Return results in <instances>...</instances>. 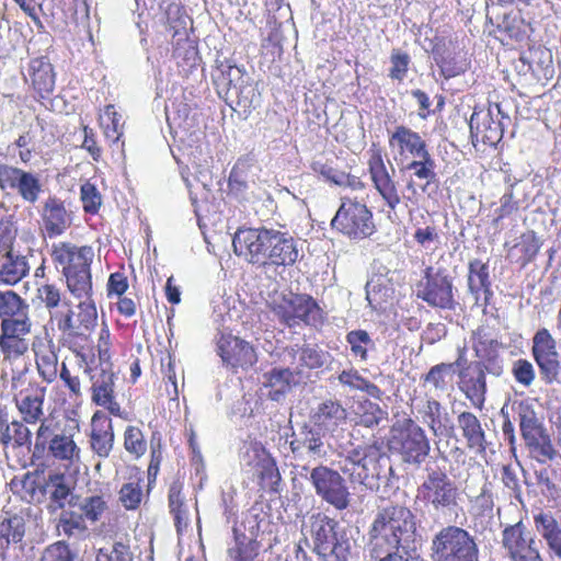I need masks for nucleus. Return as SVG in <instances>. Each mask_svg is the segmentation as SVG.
I'll return each mask as SVG.
<instances>
[{
    "instance_id": "1",
    "label": "nucleus",
    "mask_w": 561,
    "mask_h": 561,
    "mask_svg": "<svg viewBox=\"0 0 561 561\" xmlns=\"http://www.w3.org/2000/svg\"><path fill=\"white\" fill-rule=\"evenodd\" d=\"M415 533L414 515L403 506H389L375 517L369 529V553L371 560L380 561L398 552L404 537Z\"/></svg>"
},
{
    "instance_id": "2",
    "label": "nucleus",
    "mask_w": 561,
    "mask_h": 561,
    "mask_svg": "<svg viewBox=\"0 0 561 561\" xmlns=\"http://www.w3.org/2000/svg\"><path fill=\"white\" fill-rule=\"evenodd\" d=\"M91 247H76L68 242L53 245V261L62 267L69 291L77 298H90L92 277L90 265L93 259Z\"/></svg>"
},
{
    "instance_id": "3",
    "label": "nucleus",
    "mask_w": 561,
    "mask_h": 561,
    "mask_svg": "<svg viewBox=\"0 0 561 561\" xmlns=\"http://www.w3.org/2000/svg\"><path fill=\"white\" fill-rule=\"evenodd\" d=\"M512 409L517 416L520 435L533 458L541 463L553 461L558 456L550 435L536 405L529 399L516 401Z\"/></svg>"
},
{
    "instance_id": "4",
    "label": "nucleus",
    "mask_w": 561,
    "mask_h": 561,
    "mask_svg": "<svg viewBox=\"0 0 561 561\" xmlns=\"http://www.w3.org/2000/svg\"><path fill=\"white\" fill-rule=\"evenodd\" d=\"M433 561H479L476 539L458 526L442 528L432 540Z\"/></svg>"
},
{
    "instance_id": "5",
    "label": "nucleus",
    "mask_w": 561,
    "mask_h": 561,
    "mask_svg": "<svg viewBox=\"0 0 561 561\" xmlns=\"http://www.w3.org/2000/svg\"><path fill=\"white\" fill-rule=\"evenodd\" d=\"M273 314L280 323L294 328L304 323L317 325L322 321V309L318 302L307 294H282L270 304Z\"/></svg>"
},
{
    "instance_id": "6",
    "label": "nucleus",
    "mask_w": 561,
    "mask_h": 561,
    "mask_svg": "<svg viewBox=\"0 0 561 561\" xmlns=\"http://www.w3.org/2000/svg\"><path fill=\"white\" fill-rule=\"evenodd\" d=\"M454 278L445 267L427 266L415 284V295L432 308L455 310Z\"/></svg>"
},
{
    "instance_id": "7",
    "label": "nucleus",
    "mask_w": 561,
    "mask_h": 561,
    "mask_svg": "<svg viewBox=\"0 0 561 561\" xmlns=\"http://www.w3.org/2000/svg\"><path fill=\"white\" fill-rule=\"evenodd\" d=\"M278 233L279 230L266 226L238 228L232 240L234 253L253 265L266 266Z\"/></svg>"
},
{
    "instance_id": "8",
    "label": "nucleus",
    "mask_w": 561,
    "mask_h": 561,
    "mask_svg": "<svg viewBox=\"0 0 561 561\" xmlns=\"http://www.w3.org/2000/svg\"><path fill=\"white\" fill-rule=\"evenodd\" d=\"M331 226L354 240L368 238L376 230L373 213L365 204L351 198L342 199Z\"/></svg>"
},
{
    "instance_id": "9",
    "label": "nucleus",
    "mask_w": 561,
    "mask_h": 561,
    "mask_svg": "<svg viewBox=\"0 0 561 561\" xmlns=\"http://www.w3.org/2000/svg\"><path fill=\"white\" fill-rule=\"evenodd\" d=\"M389 449L400 456L403 462L422 463L430 454V440L424 430L412 420H408L399 430H393Z\"/></svg>"
},
{
    "instance_id": "10",
    "label": "nucleus",
    "mask_w": 561,
    "mask_h": 561,
    "mask_svg": "<svg viewBox=\"0 0 561 561\" xmlns=\"http://www.w3.org/2000/svg\"><path fill=\"white\" fill-rule=\"evenodd\" d=\"M314 551L323 561H347L348 547L336 538L337 523L322 514L311 516Z\"/></svg>"
},
{
    "instance_id": "11",
    "label": "nucleus",
    "mask_w": 561,
    "mask_h": 561,
    "mask_svg": "<svg viewBox=\"0 0 561 561\" xmlns=\"http://www.w3.org/2000/svg\"><path fill=\"white\" fill-rule=\"evenodd\" d=\"M502 343L488 327L481 325L472 332V350L477 360L470 364L488 375L499 378L504 373V359L500 354Z\"/></svg>"
},
{
    "instance_id": "12",
    "label": "nucleus",
    "mask_w": 561,
    "mask_h": 561,
    "mask_svg": "<svg viewBox=\"0 0 561 561\" xmlns=\"http://www.w3.org/2000/svg\"><path fill=\"white\" fill-rule=\"evenodd\" d=\"M502 543L513 561H543L534 536L522 522L505 527Z\"/></svg>"
},
{
    "instance_id": "13",
    "label": "nucleus",
    "mask_w": 561,
    "mask_h": 561,
    "mask_svg": "<svg viewBox=\"0 0 561 561\" xmlns=\"http://www.w3.org/2000/svg\"><path fill=\"white\" fill-rule=\"evenodd\" d=\"M0 188L1 191H14L28 204H35L43 191L37 174L16 167L0 170Z\"/></svg>"
},
{
    "instance_id": "14",
    "label": "nucleus",
    "mask_w": 561,
    "mask_h": 561,
    "mask_svg": "<svg viewBox=\"0 0 561 561\" xmlns=\"http://www.w3.org/2000/svg\"><path fill=\"white\" fill-rule=\"evenodd\" d=\"M216 344V351L222 364L231 369H248L257 360L253 346L249 342L232 334H220Z\"/></svg>"
},
{
    "instance_id": "15",
    "label": "nucleus",
    "mask_w": 561,
    "mask_h": 561,
    "mask_svg": "<svg viewBox=\"0 0 561 561\" xmlns=\"http://www.w3.org/2000/svg\"><path fill=\"white\" fill-rule=\"evenodd\" d=\"M244 462L248 474L256 480L261 491H277L280 477L273 459L263 451L253 450L245 454Z\"/></svg>"
},
{
    "instance_id": "16",
    "label": "nucleus",
    "mask_w": 561,
    "mask_h": 561,
    "mask_svg": "<svg viewBox=\"0 0 561 561\" xmlns=\"http://www.w3.org/2000/svg\"><path fill=\"white\" fill-rule=\"evenodd\" d=\"M32 327V321L0 327V353L3 362L13 364L27 353L28 343L25 336L31 333Z\"/></svg>"
},
{
    "instance_id": "17",
    "label": "nucleus",
    "mask_w": 561,
    "mask_h": 561,
    "mask_svg": "<svg viewBox=\"0 0 561 561\" xmlns=\"http://www.w3.org/2000/svg\"><path fill=\"white\" fill-rule=\"evenodd\" d=\"M44 234L48 238L61 236L72 224L71 213L56 196H48L39 211Z\"/></svg>"
},
{
    "instance_id": "18",
    "label": "nucleus",
    "mask_w": 561,
    "mask_h": 561,
    "mask_svg": "<svg viewBox=\"0 0 561 561\" xmlns=\"http://www.w3.org/2000/svg\"><path fill=\"white\" fill-rule=\"evenodd\" d=\"M115 378L113 370L91 369L92 401L111 414L121 416V405L114 398Z\"/></svg>"
},
{
    "instance_id": "19",
    "label": "nucleus",
    "mask_w": 561,
    "mask_h": 561,
    "mask_svg": "<svg viewBox=\"0 0 561 561\" xmlns=\"http://www.w3.org/2000/svg\"><path fill=\"white\" fill-rule=\"evenodd\" d=\"M472 144L482 142L495 146L503 137V127L500 121L493 118L492 111H474L469 121Z\"/></svg>"
},
{
    "instance_id": "20",
    "label": "nucleus",
    "mask_w": 561,
    "mask_h": 561,
    "mask_svg": "<svg viewBox=\"0 0 561 561\" xmlns=\"http://www.w3.org/2000/svg\"><path fill=\"white\" fill-rule=\"evenodd\" d=\"M294 454L300 457L312 459H322L331 451L330 444L325 440V435L320 427L305 426L300 432V437L290 443Z\"/></svg>"
},
{
    "instance_id": "21",
    "label": "nucleus",
    "mask_w": 561,
    "mask_h": 561,
    "mask_svg": "<svg viewBox=\"0 0 561 561\" xmlns=\"http://www.w3.org/2000/svg\"><path fill=\"white\" fill-rule=\"evenodd\" d=\"M488 374L469 363L459 370V389L474 408L482 409L486 394Z\"/></svg>"
},
{
    "instance_id": "22",
    "label": "nucleus",
    "mask_w": 561,
    "mask_h": 561,
    "mask_svg": "<svg viewBox=\"0 0 561 561\" xmlns=\"http://www.w3.org/2000/svg\"><path fill=\"white\" fill-rule=\"evenodd\" d=\"M488 263L474 259L468 266V290L472 295L474 305L486 307L490 305L493 291L491 288Z\"/></svg>"
},
{
    "instance_id": "23",
    "label": "nucleus",
    "mask_w": 561,
    "mask_h": 561,
    "mask_svg": "<svg viewBox=\"0 0 561 561\" xmlns=\"http://www.w3.org/2000/svg\"><path fill=\"white\" fill-rule=\"evenodd\" d=\"M0 327L31 322L30 305L18 293L0 290Z\"/></svg>"
},
{
    "instance_id": "24",
    "label": "nucleus",
    "mask_w": 561,
    "mask_h": 561,
    "mask_svg": "<svg viewBox=\"0 0 561 561\" xmlns=\"http://www.w3.org/2000/svg\"><path fill=\"white\" fill-rule=\"evenodd\" d=\"M369 170L376 190L393 210L400 204L401 198L396 182L389 174L380 154L374 156L369 161Z\"/></svg>"
},
{
    "instance_id": "25",
    "label": "nucleus",
    "mask_w": 561,
    "mask_h": 561,
    "mask_svg": "<svg viewBox=\"0 0 561 561\" xmlns=\"http://www.w3.org/2000/svg\"><path fill=\"white\" fill-rule=\"evenodd\" d=\"M114 432L112 420L103 412L98 411L91 421L90 445L92 450L101 458H106L112 449Z\"/></svg>"
},
{
    "instance_id": "26",
    "label": "nucleus",
    "mask_w": 561,
    "mask_h": 561,
    "mask_svg": "<svg viewBox=\"0 0 561 561\" xmlns=\"http://www.w3.org/2000/svg\"><path fill=\"white\" fill-rule=\"evenodd\" d=\"M170 513L179 535L188 527L193 513L197 514V499L193 493H170Z\"/></svg>"
},
{
    "instance_id": "27",
    "label": "nucleus",
    "mask_w": 561,
    "mask_h": 561,
    "mask_svg": "<svg viewBox=\"0 0 561 561\" xmlns=\"http://www.w3.org/2000/svg\"><path fill=\"white\" fill-rule=\"evenodd\" d=\"M423 420L435 436H448L454 434V424L442 404L435 399L426 400L423 409Z\"/></svg>"
},
{
    "instance_id": "28",
    "label": "nucleus",
    "mask_w": 561,
    "mask_h": 561,
    "mask_svg": "<svg viewBox=\"0 0 561 561\" xmlns=\"http://www.w3.org/2000/svg\"><path fill=\"white\" fill-rule=\"evenodd\" d=\"M537 531L546 541L549 552L561 559V524L551 513H539L534 516Z\"/></svg>"
},
{
    "instance_id": "29",
    "label": "nucleus",
    "mask_w": 561,
    "mask_h": 561,
    "mask_svg": "<svg viewBox=\"0 0 561 561\" xmlns=\"http://www.w3.org/2000/svg\"><path fill=\"white\" fill-rule=\"evenodd\" d=\"M267 265L291 266L299 257V250L295 239L279 230L278 238L273 243Z\"/></svg>"
},
{
    "instance_id": "30",
    "label": "nucleus",
    "mask_w": 561,
    "mask_h": 561,
    "mask_svg": "<svg viewBox=\"0 0 561 561\" xmlns=\"http://www.w3.org/2000/svg\"><path fill=\"white\" fill-rule=\"evenodd\" d=\"M32 348L39 376L44 381L53 382L58 374V356L53 341H48L47 344L33 343Z\"/></svg>"
},
{
    "instance_id": "31",
    "label": "nucleus",
    "mask_w": 561,
    "mask_h": 561,
    "mask_svg": "<svg viewBox=\"0 0 561 561\" xmlns=\"http://www.w3.org/2000/svg\"><path fill=\"white\" fill-rule=\"evenodd\" d=\"M30 272L26 256L11 253L0 257V285L13 286L21 282Z\"/></svg>"
},
{
    "instance_id": "32",
    "label": "nucleus",
    "mask_w": 561,
    "mask_h": 561,
    "mask_svg": "<svg viewBox=\"0 0 561 561\" xmlns=\"http://www.w3.org/2000/svg\"><path fill=\"white\" fill-rule=\"evenodd\" d=\"M263 378L264 386L272 389L268 398L273 401H280L295 383L294 373L289 368L274 367Z\"/></svg>"
},
{
    "instance_id": "33",
    "label": "nucleus",
    "mask_w": 561,
    "mask_h": 561,
    "mask_svg": "<svg viewBox=\"0 0 561 561\" xmlns=\"http://www.w3.org/2000/svg\"><path fill=\"white\" fill-rule=\"evenodd\" d=\"M65 480L64 473H49L46 479L43 471L36 470L24 474L22 486L24 491H46L47 488L54 489L53 491H71Z\"/></svg>"
},
{
    "instance_id": "34",
    "label": "nucleus",
    "mask_w": 561,
    "mask_h": 561,
    "mask_svg": "<svg viewBox=\"0 0 561 561\" xmlns=\"http://www.w3.org/2000/svg\"><path fill=\"white\" fill-rule=\"evenodd\" d=\"M389 144H397L401 152L408 151L414 158H419L428 152L425 141L421 136L405 126H398L389 139Z\"/></svg>"
},
{
    "instance_id": "35",
    "label": "nucleus",
    "mask_w": 561,
    "mask_h": 561,
    "mask_svg": "<svg viewBox=\"0 0 561 561\" xmlns=\"http://www.w3.org/2000/svg\"><path fill=\"white\" fill-rule=\"evenodd\" d=\"M34 89L43 94L50 93L55 87V73L51 64L46 58H35L28 67Z\"/></svg>"
},
{
    "instance_id": "36",
    "label": "nucleus",
    "mask_w": 561,
    "mask_h": 561,
    "mask_svg": "<svg viewBox=\"0 0 561 561\" xmlns=\"http://www.w3.org/2000/svg\"><path fill=\"white\" fill-rule=\"evenodd\" d=\"M457 423L467 439L468 447L484 450L485 437L478 417L471 412H461Z\"/></svg>"
},
{
    "instance_id": "37",
    "label": "nucleus",
    "mask_w": 561,
    "mask_h": 561,
    "mask_svg": "<svg viewBox=\"0 0 561 561\" xmlns=\"http://www.w3.org/2000/svg\"><path fill=\"white\" fill-rule=\"evenodd\" d=\"M314 420L319 427L323 426L330 430L346 420V410L340 402L327 400L319 404Z\"/></svg>"
},
{
    "instance_id": "38",
    "label": "nucleus",
    "mask_w": 561,
    "mask_h": 561,
    "mask_svg": "<svg viewBox=\"0 0 561 561\" xmlns=\"http://www.w3.org/2000/svg\"><path fill=\"white\" fill-rule=\"evenodd\" d=\"M25 536V520L12 515L0 520V549L5 550L10 543H19Z\"/></svg>"
},
{
    "instance_id": "39",
    "label": "nucleus",
    "mask_w": 561,
    "mask_h": 561,
    "mask_svg": "<svg viewBox=\"0 0 561 561\" xmlns=\"http://www.w3.org/2000/svg\"><path fill=\"white\" fill-rule=\"evenodd\" d=\"M259 551L257 540L248 538L244 534H238L234 529V546L228 549V557L231 561H254Z\"/></svg>"
},
{
    "instance_id": "40",
    "label": "nucleus",
    "mask_w": 561,
    "mask_h": 561,
    "mask_svg": "<svg viewBox=\"0 0 561 561\" xmlns=\"http://www.w3.org/2000/svg\"><path fill=\"white\" fill-rule=\"evenodd\" d=\"M310 479L316 491H346L342 485V477L328 467H317L311 471Z\"/></svg>"
},
{
    "instance_id": "41",
    "label": "nucleus",
    "mask_w": 561,
    "mask_h": 561,
    "mask_svg": "<svg viewBox=\"0 0 561 561\" xmlns=\"http://www.w3.org/2000/svg\"><path fill=\"white\" fill-rule=\"evenodd\" d=\"M345 341L350 345L352 355L359 357L362 362L368 359V351L375 350L376 345L366 330L357 329L346 333Z\"/></svg>"
},
{
    "instance_id": "42",
    "label": "nucleus",
    "mask_w": 561,
    "mask_h": 561,
    "mask_svg": "<svg viewBox=\"0 0 561 561\" xmlns=\"http://www.w3.org/2000/svg\"><path fill=\"white\" fill-rule=\"evenodd\" d=\"M48 453L60 460H70L79 458L80 449L70 436L54 435L49 439Z\"/></svg>"
},
{
    "instance_id": "43",
    "label": "nucleus",
    "mask_w": 561,
    "mask_h": 561,
    "mask_svg": "<svg viewBox=\"0 0 561 561\" xmlns=\"http://www.w3.org/2000/svg\"><path fill=\"white\" fill-rule=\"evenodd\" d=\"M43 402L42 396H25L21 400H16V408L22 414V420L26 424H35L43 416Z\"/></svg>"
},
{
    "instance_id": "44",
    "label": "nucleus",
    "mask_w": 561,
    "mask_h": 561,
    "mask_svg": "<svg viewBox=\"0 0 561 561\" xmlns=\"http://www.w3.org/2000/svg\"><path fill=\"white\" fill-rule=\"evenodd\" d=\"M535 362L538 365L540 377L545 383H561V363L559 360V353L537 358Z\"/></svg>"
},
{
    "instance_id": "45",
    "label": "nucleus",
    "mask_w": 561,
    "mask_h": 561,
    "mask_svg": "<svg viewBox=\"0 0 561 561\" xmlns=\"http://www.w3.org/2000/svg\"><path fill=\"white\" fill-rule=\"evenodd\" d=\"M531 353L534 359L558 354L557 342L547 329H540L535 333Z\"/></svg>"
},
{
    "instance_id": "46",
    "label": "nucleus",
    "mask_w": 561,
    "mask_h": 561,
    "mask_svg": "<svg viewBox=\"0 0 561 561\" xmlns=\"http://www.w3.org/2000/svg\"><path fill=\"white\" fill-rule=\"evenodd\" d=\"M405 165L407 171H413V175L421 180H426V185L436 179L435 161L430 152L416 158Z\"/></svg>"
},
{
    "instance_id": "47",
    "label": "nucleus",
    "mask_w": 561,
    "mask_h": 561,
    "mask_svg": "<svg viewBox=\"0 0 561 561\" xmlns=\"http://www.w3.org/2000/svg\"><path fill=\"white\" fill-rule=\"evenodd\" d=\"M16 228L13 222V216L0 217V257L14 252V242L16 239Z\"/></svg>"
},
{
    "instance_id": "48",
    "label": "nucleus",
    "mask_w": 561,
    "mask_h": 561,
    "mask_svg": "<svg viewBox=\"0 0 561 561\" xmlns=\"http://www.w3.org/2000/svg\"><path fill=\"white\" fill-rule=\"evenodd\" d=\"M300 366L309 369L321 368L325 366L330 359V354L322 350L305 346L300 348Z\"/></svg>"
},
{
    "instance_id": "49",
    "label": "nucleus",
    "mask_w": 561,
    "mask_h": 561,
    "mask_svg": "<svg viewBox=\"0 0 561 561\" xmlns=\"http://www.w3.org/2000/svg\"><path fill=\"white\" fill-rule=\"evenodd\" d=\"M79 313L77 314L80 332L82 337H87L91 330L95 327L98 313L92 301H82L79 304Z\"/></svg>"
},
{
    "instance_id": "50",
    "label": "nucleus",
    "mask_w": 561,
    "mask_h": 561,
    "mask_svg": "<svg viewBox=\"0 0 561 561\" xmlns=\"http://www.w3.org/2000/svg\"><path fill=\"white\" fill-rule=\"evenodd\" d=\"M391 68L389 77L393 80L402 81L409 70L411 58L408 53L401 49H392L390 55Z\"/></svg>"
},
{
    "instance_id": "51",
    "label": "nucleus",
    "mask_w": 561,
    "mask_h": 561,
    "mask_svg": "<svg viewBox=\"0 0 561 561\" xmlns=\"http://www.w3.org/2000/svg\"><path fill=\"white\" fill-rule=\"evenodd\" d=\"M455 364H438L433 366L425 375L424 381L432 385L436 390L444 391L447 388L446 377L453 373Z\"/></svg>"
},
{
    "instance_id": "52",
    "label": "nucleus",
    "mask_w": 561,
    "mask_h": 561,
    "mask_svg": "<svg viewBox=\"0 0 561 561\" xmlns=\"http://www.w3.org/2000/svg\"><path fill=\"white\" fill-rule=\"evenodd\" d=\"M41 561H75V553L65 541H57L44 549Z\"/></svg>"
},
{
    "instance_id": "53",
    "label": "nucleus",
    "mask_w": 561,
    "mask_h": 561,
    "mask_svg": "<svg viewBox=\"0 0 561 561\" xmlns=\"http://www.w3.org/2000/svg\"><path fill=\"white\" fill-rule=\"evenodd\" d=\"M512 374L516 382L524 387H530L536 377L533 364L524 358H519L513 363Z\"/></svg>"
},
{
    "instance_id": "54",
    "label": "nucleus",
    "mask_w": 561,
    "mask_h": 561,
    "mask_svg": "<svg viewBox=\"0 0 561 561\" xmlns=\"http://www.w3.org/2000/svg\"><path fill=\"white\" fill-rule=\"evenodd\" d=\"M13 449L25 448L31 451L32 432L23 421L13 420L11 422Z\"/></svg>"
},
{
    "instance_id": "55",
    "label": "nucleus",
    "mask_w": 561,
    "mask_h": 561,
    "mask_svg": "<svg viewBox=\"0 0 561 561\" xmlns=\"http://www.w3.org/2000/svg\"><path fill=\"white\" fill-rule=\"evenodd\" d=\"M424 488L426 491H453L456 486H453L451 480L445 472L439 469H430L427 479L424 481Z\"/></svg>"
},
{
    "instance_id": "56",
    "label": "nucleus",
    "mask_w": 561,
    "mask_h": 561,
    "mask_svg": "<svg viewBox=\"0 0 561 561\" xmlns=\"http://www.w3.org/2000/svg\"><path fill=\"white\" fill-rule=\"evenodd\" d=\"M339 381L344 386H347L356 390H366L369 392L370 388L377 389V387L374 383L365 379L363 376L358 374L357 370L354 369L343 370L339 375Z\"/></svg>"
},
{
    "instance_id": "57",
    "label": "nucleus",
    "mask_w": 561,
    "mask_h": 561,
    "mask_svg": "<svg viewBox=\"0 0 561 561\" xmlns=\"http://www.w3.org/2000/svg\"><path fill=\"white\" fill-rule=\"evenodd\" d=\"M81 201L87 213L95 214L101 206V195L96 187L87 182L81 186Z\"/></svg>"
},
{
    "instance_id": "58",
    "label": "nucleus",
    "mask_w": 561,
    "mask_h": 561,
    "mask_svg": "<svg viewBox=\"0 0 561 561\" xmlns=\"http://www.w3.org/2000/svg\"><path fill=\"white\" fill-rule=\"evenodd\" d=\"M37 296L48 311L56 309L64 304L60 291L55 285L46 284L41 286L37 289Z\"/></svg>"
},
{
    "instance_id": "59",
    "label": "nucleus",
    "mask_w": 561,
    "mask_h": 561,
    "mask_svg": "<svg viewBox=\"0 0 561 561\" xmlns=\"http://www.w3.org/2000/svg\"><path fill=\"white\" fill-rule=\"evenodd\" d=\"M438 66L446 79L457 77L467 70L466 60L458 59L456 56L444 57Z\"/></svg>"
},
{
    "instance_id": "60",
    "label": "nucleus",
    "mask_w": 561,
    "mask_h": 561,
    "mask_svg": "<svg viewBox=\"0 0 561 561\" xmlns=\"http://www.w3.org/2000/svg\"><path fill=\"white\" fill-rule=\"evenodd\" d=\"M106 508V503L100 495H93L85 500L81 505L82 515L84 518L96 522Z\"/></svg>"
},
{
    "instance_id": "61",
    "label": "nucleus",
    "mask_w": 561,
    "mask_h": 561,
    "mask_svg": "<svg viewBox=\"0 0 561 561\" xmlns=\"http://www.w3.org/2000/svg\"><path fill=\"white\" fill-rule=\"evenodd\" d=\"M125 447L128 451L134 454H141L145 451V443L142 440V433L135 426H128L124 434Z\"/></svg>"
},
{
    "instance_id": "62",
    "label": "nucleus",
    "mask_w": 561,
    "mask_h": 561,
    "mask_svg": "<svg viewBox=\"0 0 561 561\" xmlns=\"http://www.w3.org/2000/svg\"><path fill=\"white\" fill-rule=\"evenodd\" d=\"M72 311L71 305L68 300L64 299V304L49 312L50 322L55 323L59 331L65 329L66 324H69V316Z\"/></svg>"
},
{
    "instance_id": "63",
    "label": "nucleus",
    "mask_w": 561,
    "mask_h": 561,
    "mask_svg": "<svg viewBox=\"0 0 561 561\" xmlns=\"http://www.w3.org/2000/svg\"><path fill=\"white\" fill-rule=\"evenodd\" d=\"M518 21L510 15H504L502 21L497 23V28L504 32L510 38L516 41L523 39L525 32L517 25Z\"/></svg>"
},
{
    "instance_id": "64",
    "label": "nucleus",
    "mask_w": 561,
    "mask_h": 561,
    "mask_svg": "<svg viewBox=\"0 0 561 561\" xmlns=\"http://www.w3.org/2000/svg\"><path fill=\"white\" fill-rule=\"evenodd\" d=\"M501 206L495 210L497 214V217L495 218V221L510 216L518 208V203L514 198V194L512 188L504 193V195L500 199Z\"/></svg>"
}]
</instances>
